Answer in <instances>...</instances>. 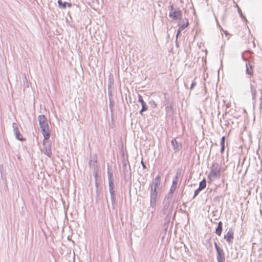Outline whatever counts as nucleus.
<instances>
[{"instance_id":"nucleus-9","label":"nucleus","mask_w":262,"mask_h":262,"mask_svg":"<svg viewBox=\"0 0 262 262\" xmlns=\"http://www.w3.org/2000/svg\"><path fill=\"white\" fill-rule=\"evenodd\" d=\"M222 229H223L222 223V222H220L218 223V226L215 230V233L217 235L220 236L221 235V233L222 232Z\"/></svg>"},{"instance_id":"nucleus-5","label":"nucleus","mask_w":262,"mask_h":262,"mask_svg":"<svg viewBox=\"0 0 262 262\" xmlns=\"http://www.w3.org/2000/svg\"><path fill=\"white\" fill-rule=\"evenodd\" d=\"M224 239L229 244H231L233 242L234 238V232L232 229H230L226 234L224 235Z\"/></svg>"},{"instance_id":"nucleus-7","label":"nucleus","mask_w":262,"mask_h":262,"mask_svg":"<svg viewBox=\"0 0 262 262\" xmlns=\"http://www.w3.org/2000/svg\"><path fill=\"white\" fill-rule=\"evenodd\" d=\"M182 15V13L180 10L171 11L169 13V17L173 19L179 18Z\"/></svg>"},{"instance_id":"nucleus-13","label":"nucleus","mask_w":262,"mask_h":262,"mask_svg":"<svg viewBox=\"0 0 262 262\" xmlns=\"http://www.w3.org/2000/svg\"><path fill=\"white\" fill-rule=\"evenodd\" d=\"M206 186V182L205 179H203V180L199 184V189L202 190L204 189Z\"/></svg>"},{"instance_id":"nucleus-15","label":"nucleus","mask_w":262,"mask_h":262,"mask_svg":"<svg viewBox=\"0 0 262 262\" xmlns=\"http://www.w3.org/2000/svg\"><path fill=\"white\" fill-rule=\"evenodd\" d=\"M225 137L223 136L222 138V140H221V146H222L221 150H222V152H223L224 150V149H225Z\"/></svg>"},{"instance_id":"nucleus-3","label":"nucleus","mask_w":262,"mask_h":262,"mask_svg":"<svg viewBox=\"0 0 262 262\" xmlns=\"http://www.w3.org/2000/svg\"><path fill=\"white\" fill-rule=\"evenodd\" d=\"M43 144L44 146L43 152L48 157H51L52 155V151L51 149V142L49 141H43Z\"/></svg>"},{"instance_id":"nucleus-16","label":"nucleus","mask_w":262,"mask_h":262,"mask_svg":"<svg viewBox=\"0 0 262 262\" xmlns=\"http://www.w3.org/2000/svg\"><path fill=\"white\" fill-rule=\"evenodd\" d=\"M142 109H141V111L140 112L141 114H142V112L143 111H146L147 109V108L146 107V104L145 103L143 104H142Z\"/></svg>"},{"instance_id":"nucleus-23","label":"nucleus","mask_w":262,"mask_h":262,"mask_svg":"<svg viewBox=\"0 0 262 262\" xmlns=\"http://www.w3.org/2000/svg\"><path fill=\"white\" fill-rule=\"evenodd\" d=\"M142 163L143 166H144V165L143 164V162H142Z\"/></svg>"},{"instance_id":"nucleus-24","label":"nucleus","mask_w":262,"mask_h":262,"mask_svg":"<svg viewBox=\"0 0 262 262\" xmlns=\"http://www.w3.org/2000/svg\"><path fill=\"white\" fill-rule=\"evenodd\" d=\"M91 162H92V161H91L90 162V165L91 164Z\"/></svg>"},{"instance_id":"nucleus-19","label":"nucleus","mask_w":262,"mask_h":262,"mask_svg":"<svg viewBox=\"0 0 262 262\" xmlns=\"http://www.w3.org/2000/svg\"><path fill=\"white\" fill-rule=\"evenodd\" d=\"M182 30V29H181V28L178 31V33H177V36H178L179 35V34L180 33L181 31Z\"/></svg>"},{"instance_id":"nucleus-10","label":"nucleus","mask_w":262,"mask_h":262,"mask_svg":"<svg viewBox=\"0 0 262 262\" xmlns=\"http://www.w3.org/2000/svg\"><path fill=\"white\" fill-rule=\"evenodd\" d=\"M14 131H15V134L16 137L18 140H20V141H23V140H25L23 138V136L19 133L18 129H17V128L15 129Z\"/></svg>"},{"instance_id":"nucleus-17","label":"nucleus","mask_w":262,"mask_h":262,"mask_svg":"<svg viewBox=\"0 0 262 262\" xmlns=\"http://www.w3.org/2000/svg\"><path fill=\"white\" fill-rule=\"evenodd\" d=\"M139 101L142 104H145V102L144 101L143 98H142V97L141 96V95H139Z\"/></svg>"},{"instance_id":"nucleus-12","label":"nucleus","mask_w":262,"mask_h":262,"mask_svg":"<svg viewBox=\"0 0 262 262\" xmlns=\"http://www.w3.org/2000/svg\"><path fill=\"white\" fill-rule=\"evenodd\" d=\"M189 25V22L188 21V20L187 19H185V20H183V24H179V26L180 27V28L182 30L184 29L185 28H186L187 27H188Z\"/></svg>"},{"instance_id":"nucleus-4","label":"nucleus","mask_w":262,"mask_h":262,"mask_svg":"<svg viewBox=\"0 0 262 262\" xmlns=\"http://www.w3.org/2000/svg\"><path fill=\"white\" fill-rule=\"evenodd\" d=\"M38 121L40 128L49 127L47 118L45 115H40L38 116Z\"/></svg>"},{"instance_id":"nucleus-8","label":"nucleus","mask_w":262,"mask_h":262,"mask_svg":"<svg viewBox=\"0 0 262 262\" xmlns=\"http://www.w3.org/2000/svg\"><path fill=\"white\" fill-rule=\"evenodd\" d=\"M57 3L58 4V6L60 8H62L63 9L66 8L67 6H68V7H71L72 6V4L71 3L67 2L62 3V2L61 0H58Z\"/></svg>"},{"instance_id":"nucleus-20","label":"nucleus","mask_w":262,"mask_h":262,"mask_svg":"<svg viewBox=\"0 0 262 262\" xmlns=\"http://www.w3.org/2000/svg\"><path fill=\"white\" fill-rule=\"evenodd\" d=\"M236 6L237 7V8H238V12L239 13H241L242 11H241V10L240 9V8L238 7V5L236 4Z\"/></svg>"},{"instance_id":"nucleus-22","label":"nucleus","mask_w":262,"mask_h":262,"mask_svg":"<svg viewBox=\"0 0 262 262\" xmlns=\"http://www.w3.org/2000/svg\"><path fill=\"white\" fill-rule=\"evenodd\" d=\"M94 162H95V163H96L97 162V159H96V160H95Z\"/></svg>"},{"instance_id":"nucleus-14","label":"nucleus","mask_w":262,"mask_h":262,"mask_svg":"<svg viewBox=\"0 0 262 262\" xmlns=\"http://www.w3.org/2000/svg\"><path fill=\"white\" fill-rule=\"evenodd\" d=\"M247 72L250 75H253V69L250 64H249L248 66H247Z\"/></svg>"},{"instance_id":"nucleus-11","label":"nucleus","mask_w":262,"mask_h":262,"mask_svg":"<svg viewBox=\"0 0 262 262\" xmlns=\"http://www.w3.org/2000/svg\"><path fill=\"white\" fill-rule=\"evenodd\" d=\"M160 180H161V177H160V176L159 175H158L155 178V191L156 190L157 188L158 187V186L160 184Z\"/></svg>"},{"instance_id":"nucleus-2","label":"nucleus","mask_w":262,"mask_h":262,"mask_svg":"<svg viewBox=\"0 0 262 262\" xmlns=\"http://www.w3.org/2000/svg\"><path fill=\"white\" fill-rule=\"evenodd\" d=\"M214 246L217 251V259L218 262H225V258L223 250L220 248L216 243H214Z\"/></svg>"},{"instance_id":"nucleus-6","label":"nucleus","mask_w":262,"mask_h":262,"mask_svg":"<svg viewBox=\"0 0 262 262\" xmlns=\"http://www.w3.org/2000/svg\"><path fill=\"white\" fill-rule=\"evenodd\" d=\"M41 132L44 137L43 141H48L50 136V130L49 127L41 128Z\"/></svg>"},{"instance_id":"nucleus-18","label":"nucleus","mask_w":262,"mask_h":262,"mask_svg":"<svg viewBox=\"0 0 262 262\" xmlns=\"http://www.w3.org/2000/svg\"><path fill=\"white\" fill-rule=\"evenodd\" d=\"M200 190H201V189H199V188H198V189H197L195 191V192H194V197H195V196H196V195L198 194V193H199V191H200Z\"/></svg>"},{"instance_id":"nucleus-21","label":"nucleus","mask_w":262,"mask_h":262,"mask_svg":"<svg viewBox=\"0 0 262 262\" xmlns=\"http://www.w3.org/2000/svg\"><path fill=\"white\" fill-rule=\"evenodd\" d=\"M236 6L237 7V8H238V12L239 13H241L242 11H241V10L240 9V8L238 7V5L236 4Z\"/></svg>"},{"instance_id":"nucleus-1","label":"nucleus","mask_w":262,"mask_h":262,"mask_svg":"<svg viewBox=\"0 0 262 262\" xmlns=\"http://www.w3.org/2000/svg\"><path fill=\"white\" fill-rule=\"evenodd\" d=\"M221 175V168L217 165H213L211 171L208 175L209 179L212 180L214 178H219Z\"/></svg>"}]
</instances>
